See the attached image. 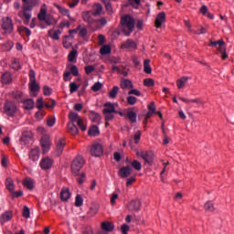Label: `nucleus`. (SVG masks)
I'll return each mask as SVG.
<instances>
[{
	"label": "nucleus",
	"instance_id": "a878e982",
	"mask_svg": "<svg viewBox=\"0 0 234 234\" xmlns=\"http://www.w3.org/2000/svg\"><path fill=\"white\" fill-rule=\"evenodd\" d=\"M92 15L96 16L98 17V16H101V12H103V5H101V4H95L93 5V11Z\"/></svg>",
	"mask_w": 234,
	"mask_h": 234
},
{
	"label": "nucleus",
	"instance_id": "393cba45",
	"mask_svg": "<svg viewBox=\"0 0 234 234\" xmlns=\"http://www.w3.org/2000/svg\"><path fill=\"white\" fill-rule=\"evenodd\" d=\"M23 105H24V109L26 111H32V109H34V100L32 99H27L23 101Z\"/></svg>",
	"mask_w": 234,
	"mask_h": 234
},
{
	"label": "nucleus",
	"instance_id": "5fc2aeb1",
	"mask_svg": "<svg viewBox=\"0 0 234 234\" xmlns=\"http://www.w3.org/2000/svg\"><path fill=\"white\" fill-rule=\"evenodd\" d=\"M87 34H89V31H87V27H81L80 26V28L79 29V36L85 39V37H87Z\"/></svg>",
	"mask_w": 234,
	"mask_h": 234
},
{
	"label": "nucleus",
	"instance_id": "49530a36",
	"mask_svg": "<svg viewBox=\"0 0 234 234\" xmlns=\"http://www.w3.org/2000/svg\"><path fill=\"white\" fill-rule=\"evenodd\" d=\"M2 81L3 83H10V81H12V76L10 75V73H4L2 75Z\"/></svg>",
	"mask_w": 234,
	"mask_h": 234
},
{
	"label": "nucleus",
	"instance_id": "20e7f679",
	"mask_svg": "<svg viewBox=\"0 0 234 234\" xmlns=\"http://www.w3.org/2000/svg\"><path fill=\"white\" fill-rule=\"evenodd\" d=\"M209 47H216L218 52L221 54V59L226 60L228 59V53L226 52V42L220 39L218 41L211 40L209 43Z\"/></svg>",
	"mask_w": 234,
	"mask_h": 234
},
{
	"label": "nucleus",
	"instance_id": "ea45409f",
	"mask_svg": "<svg viewBox=\"0 0 234 234\" xmlns=\"http://www.w3.org/2000/svg\"><path fill=\"white\" fill-rule=\"evenodd\" d=\"M204 207L205 210L208 213H213V211H215V205L211 203V201L205 203Z\"/></svg>",
	"mask_w": 234,
	"mask_h": 234
},
{
	"label": "nucleus",
	"instance_id": "72a5a7b5",
	"mask_svg": "<svg viewBox=\"0 0 234 234\" xmlns=\"http://www.w3.org/2000/svg\"><path fill=\"white\" fill-rule=\"evenodd\" d=\"M199 12L203 16H206L207 17H208L209 19H213V17H215L211 13H209L207 5H202L201 8L199 9Z\"/></svg>",
	"mask_w": 234,
	"mask_h": 234
},
{
	"label": "nucleus",
	"instance_id": "2f4dec72",
	"mask_svg": "<svg viewBox=\"0 0 234 234\" xmlns=\"http://www.w3.org/2000/svg\"><path fill=\"white\" fill-rule=\"evenodd\" d=\"M69 118L71 123H74L76 122H77V123H79L80 120H82L81 117H80V115L74 112H70L69 113Z\"/></svg>",
	"mask_w": 234,
	"mask_h": 234
},
{
	"label": "nucleus",
	"instance_id": "f3484780",
	"mask_svg": "<svg viewBox=\"0 0 234 234\" xmlns=\"http://www.w3.org/2000/svg\"><path fill=\"white\" fill-rule=\"evenodd\" d=\"M121 48H128L130 50H136V48H138V45H136V42H134V40L130 38L122 44Z\"/></svg>",
	"mask_w": 234,
	"mask_h": 234
},
{
	"label": "nucleus",
	"instance_id": "8fccbe9b",
	"mask_svg": "<svg viewBox=\"0 0 234 234\" xmlns=\"http://www.w3.org/2000/svg\"><path fill=\"white\" fill-rule=\"evenodd\" d=\"M126 101H127L128 105H136L138 99L134 96H128L126 98Z\"/></svg>",
	"mask_w": 234,
	"mask_h": 234
},
{
	"label": "nucleus",
	"instance_id": "423d86ee",
	"mask_svg": "<svg viewBox=\"0 0 234 234\" xmlns=\"http://www.w3.org/2000/svg\"><path fill=\"white\" fill-rule=\"evenodd\" d=\"M136 154L137 156H141L148 165H151L154 162V152L153 151L137 152Z\"/></svg>",
	"mask_w": 234,
	"mask_h": 234
},
{
	"label": "nucleus",
	"instance_id": "4468645a",
	"mask_svg": "<svg viewBox=\"0 0 234 234\" xmlns=\"http://www.w3.org/2000/svg\"><path fill=\"white\" fill-rule=\"evenodd\" d=\"M165 19H166L165 12L159 13L154 21L155 28L162 27V25L165 23Z\"/></svg>",
	"mask_w": 234,
	"mask_h": 234
},
{
	"label": "nucleus",
	"instance_id": "473e14b6",
	"mask_svg": "<svg viewBox=\"0 0 234 234\" xmlns=\"http://www.w3.org/2000/svg\"><path fill=\"white\" fill-rule=\"evenodd\" d=\"M149 63H151V60L149 58L144 59V72H145V74H151V72H153V69L151 68V65H149Z\"/></svg>",
	"mask_w": 234,
	"mask_h": 234
},
{
	"label": "nucleus",
	"instance_id": "9d476101",
	"mask_svg": "<svg viewBox=\"0 0 234 234\" xmlns=\"http://www.w3.org/2000/svg\"><path fill=\"white\" fill-rule=\"evenodd\" d=\"M52 144L50 137L48 135H43L40 139V145L42 147L43 154H47L50 151V145Z\"/></svg>",
	"mask_w": 234,
	"mask_h": 234
},
{
	"label": "nucleus",
	"instance_id": "e433bc0d",
	"mask_svg": "<svg viewBox=\"0 0 234 234\" xmlns=\"http://www.w3.org/2000/svg\"><path fill=\"white\" fill-rule=\"evenodd\" d=\"M88 134L89 136H98V134H100V129L98 126L93 125L90 128Z\"/></svg>",
	"mask_w": 234,
	"mask_h": 234
},
{
	"label": "nucleus",
	"instance_id": "69168bd1",
	"mask_svg": "<svg viewBox=\"0 0 234 234\" xmlns=\"http://www.w3.org/2000/svg\"><path fill=\"white\" fill-rule=\"evenodd\" d=\"M105 5V8H106V12H108L109 15L113 14V10H112V5L111 4V2H108Z\"/></svg>",
	"mask_w": 234,
	"mask_h": 234
},
{
	"label": "nucleus",
	"instance_id": "bb28decb",
	"mask_svg": "<svg viewBox=\"0 0 234 234\" xmlns=\"http://www.w3.org/2000/svg\"><path fill=\"white\" fill-rule=\"evenodd\" d=\"M23 186L32 191V189H34V180L30 177H27L23 180Z\"/></svg>",
	"mask_w": 234,
	"mask_h": 234
},
{
	"label": "nucleus",
	"instance_id": "4be33fe9",
	"mask_svg": "<svg viewBox=\"0 0 234 234\" xmlns=\"http://www.w3.org/2000/svg\"><path fill=\"white\" fill-rule=\"evenodd\" d=\"M120 87H121V89L125 90L127 89H133V87H134V86L133 85V81H131V80L122 79V80H121Z\"/></svg>",
	"mask_w": 234,
	"mask_h": 234
},
{
	"label": "nucleus",
	"instance_id": "39448f33",
	"mask_svg": "<svg viewBox=\"0 0 234 234\" xmlns=\"http://www.w3.org/2000/svg\"><path fill=\"white\" fill-rule=\"evenodd\" d=\"M85 165V160L81 157V155H78L71 164V172L73 175H80V171H81V167Z\"/></svg>",
	"mask_w": 234,
	"mask_h": 234
},
{
	"label": "nucleus",
	"instance_id": "a211bd4d",
	"mask_svg": "<svg viewBox=\"0 0 234 234\" xmlns=\"http://www.w3.org/2000/svg\"><path fill=\"white\" fill-rule=\"evenodd\" d=\"M131 173H133L131 166H123L119 170L118 175L121 176V178H127Z\"/></svg>",
	"mask_w": 234,
	"mask_h": 234
},
{
	"label": "nucleus",
	"instance_id": "b1692460",
	"mask_svg": "<svg viewBox=\"0 0 234 234\" xmlns=\"http://www.w3.org/2000/svg\"><path fill=\"white\" fill-rule=\"evenodd\" d=\"M89 118L93 123H100L101 122V116L95 112H90Z\"/></svg>",
	"mask_w": 234,
	"mask_h": 234
},
{
	"label": "nucleus",
	"instance_id": "f03ea898",
	"mask_svg": "<svg viewBox=\"0 0 234 234\" xmlns=\"http://www.w3.org/2000/svg\"><path fill=\"white\" fill-rule=\"evenodd\" d=\"M102 114L104 115L106 122H111L114 120V114L115 112H118L116 111V107H118V103H112V102H106L103 105Z\"/></svg>",
	"mask_w": 234,
	"mask_h": 234
},
{
	"label": "nucleus",
	"instance_id": "f257e3e1",
	"mask_svg": "<svg viewBox=\"0 0 234 234\" xmlns=\"http://www.w3.org/2000/svg\"><path fill=\"white\" fill-rule=\"evenodd\" d=\"M121 25L122 31L123 32L124 36L129 37L131 36V34H133L136 22L134 21V18H133L131 16L125 15L121 17Z\"/></svg>",
	"mask_w": 234,
	"mask_h": 234
},
{
	"label": "nucleus",
	"instance_id": "052dcab7",
	"mask_svg": "<svg viewBox=\"0 0 234 234\" xmlns=\"http://www.w3.org/2000/svg\"><path fill=\"white\" fill-rule=\"evenodd\" d=\"M140 138H142V132L136 131L133 135L134 144H138L140 142Z\"/></svg>",
	"mask_w": 234,
	"mask_h": 234
},
{
	"label": "nucleus",
	"instance_id": "f8f14e48",
	"mask_svg": "<svg viewBox=\"0 0 234 234\" xmlns=\"http://www.w3.org/2000/svg\"><path fill=\"white\" fill-rule=\"evenodd\" d=\"M54 165V160L50 159L49 157H44L40 161V167L44 171L50 169Z\"/></svg>",
	"mask_w": 234,
	"mask_h": 234
},
{
	"label": "nucleus",
	"instance_id": "864d4df0",
	"mask_svg": "<svg viewBox=\"0 0 234 234\" xmlns=\"http://www.w3.org/2000/svg\"><path fill=\"white\" fill-rule=\"evenodd\" d=\"M22 217H24V218H30V208H28V207L25 206L23 207Z\"/></svg>",
	"mask_w": 234,
	"mask_h": 234
},
{
	"label": "nucleus",
	"instance_id": "e2e57ef3",
	"mask_svg": "<svg viewBox=\"0 0 234 234\" xmlns=\"http://www.w3.org/2000/svg\"><path fill=\"white\" fill-rule=\"evenodd\" d=\"M55 123H56V118L48 117V119L47 121L48 127H54Z\"/></svg>",
	"mask_w": 234,
	"mask_h": 234
},
{
	"label": "nucleus",
	"instance_id": "7c9ffc66",
	"mask_svg": "<svg viewBox=\"0 0 234 234\" xmlns=\"http://www.w3.org/2000/svg\"><path fill=\"white\" fill-rule=\"evenodd\" d=\"M189 77H182L176 80L177 89H184L186 83H187Z\"/></svg>",
	"mask_w": 234,
	"mask_h": 234
},
{
	"label": "nucleus",
	"instance_id": "aec40b11",
	"mask_svg": "<svg viewBox=\"0 0 234 234\" xmlns=\"http://www.w3.org/2000/svg\"><path fill=\"white\" fill-rule=\"evenodd\" d=\"M29 159L33 162H37L39 160V147L32 149L28 154Z\"/></svg>",
	"mask_w": 234,
	"mask_h": 234
},
{
	"label": "nucleus",
	"instance_id": "4c0bfd02",
	"mask_svg": "<svg viewBox=\"0 0 234 234\" xmlns=\"http://www.w3.org/2000/svg\"><path fill=\"white\" fill-rule=\"evenodd\" d=\"M119 90H120V87L113 86L112 90L108 94L109 98H112V100H114V98H116V96H118Z\"/></svg>",
	"mask_w": 234,
	"mask_h": 234
},
{
	"label": "nucleus",
	"instance_id": "13d9d810",
	"mask_svg": "<svg viewBox=\"0 0 234 234\" xmlns=\"http://www.w3.org/2000/svg\"><path fill=\"white\" fill-rule=\"evenodd\" d=\"M101 87H103V84H101V82H96L92 85L91 90H93V92H98V90H100Z\"/></svg>",
	"mask_w": 234,
	"mask_h": 234
},
{
	"label": "nucleus",
	"instance_id": "5701e85b",
	"mask_svg": "<svg viewBox=\"0 0 234 234\" xmlns=\"http://www.w3.org/2000/svg\"><path fill=\"white\" fill-rule=\"evenodd\" d=\"M56 8H58V12L62 15V16H67L69 17V19H70L71 21H74V19H72V17L70 16V11L58 4H55Z\"/></svg>",
	"mask_w": 234,
	"mask_h": 234
},
{
	"label": "nucleus",
	"instance_id": "6e6552de",
	"mask_svg": "<svg viewBox=\"0 0 234 234\" xmlns=\"http://www.w3.org/2000/svg\"><path fill=\"white\" fill-rule=\"evenodd\" d=\"M29 89L31 92H37L39 90V84L36 80V71L34 69L29 70Z\"/></svg>",
	"mask_w": 234,
	"mask_h": 234
},
{
	"label": "nucleus",
	"instance_id": "603ef678",
	"mask_svg": "<svg viewBox=\"0 0 234 234\" xmlns=\"http://www.w3.org/2000/svg\"><path fill=\"white\" fill-rule=\"evenodd\" d=\"M69 37H70L69 36L64 37L63 41H62L64 48H70L72 44L70 43V41H69Z\"/></svg>",
	"mask_w": 234,
	"mask_h": 234
},
{
	"label": "nucleus",
	"instance_id": "680f3d73",
	"mask_svg": "<svg viewBox=\"0 0 234 234\" xmlns=\"http://www.w3.org/2000/svg\"><path fill=\"white\" fill-rule=\"evenodd\" d=\"M129 96H142V92L138 90L137 89H133L130 91H128Z\"/></svg>",
	"mask_w": 234,
	"mask_h": 234
},
{
	"label": "nucleus",
	"instance_id": "0eeeda50",
	"mask_svg": "<svg viewBox=\"0 0 234 234\" xmlns=\"http://www.w3.org/2000/svg\"><path fill=\"white\" fill-rule=\"evenodd\" d=\"M4 112L7 116H15L17 112V106L13 101H7L4 106Z\"/></svg>",
	"mask_w": 234,
	"mask_h": 234
},
{
	"label": "nucleus",
	"instance_id": "bf43d9fd",
	"mask_svg": "<svg viewBox=\"0 0 234 234\" xmlns=\"http://www.w3.org/2000/svg\"><path fill=\"white\" fill-rule=\"evenodd\" d=\"M78 89H80V86H78V84H76V82H71L69 84V92L71 94H73V92H76V90H78Z\"/></svg>",
	"mask_w": 234,
	"mask_h": 234
},
{
	"label": "nucleus",
	"instance_id": "2eb2a0df",
	"mask_svg": "<svg viewBox=\"0 0 234 234\" xmlns=\"http://www.w3.org/2000/svg\"><path fill=\"white\" fill-rule=\"evenodd\" d=\"M140 207H142V202L140 200H132L129 204H128V209L129 211L133 212H136V211H140Z\"/></svg>",
	"mask_w": 234,
	"mask_h": 234
},
{
	"label": "nucleus",
	"instance_id": "6e6d98bb",
	"mask_svg": "<svg viewBox=\"0 0 234 234\" xmlns=\"http://www.w3.org/2000/svg\"><path fill=\"white\" fill-rule=\"evenodd\" d=\"M144 87H154V80L153 79H144Z\"/></svg>",
	"mask_w": 234,
	"mask_h": 234
},
{
	"label": "nucleus",
	"instance_id": "dca6fc26",
	"mask_svg": "<svg viewBox=\"0 0 234 234\" xmlns=\"http://www.w3.org/2000/svg\"><path fill=\"white\" fill-rule=\"evenodd\" d=\"M14 218V213L10 210L4 212L0 216V224H5V222H9Z\"/></svg>",
	"mask_w": 234,
	"mask_h": 234
},
{
	"label": "nucleus",
	"instance_id": "412c9836",
	"mask_svg": "<svg viewBox=\"0 0 234 234\" xmlns=\"http://www.w3.org/2000/svg\"><path fill=\"white\" fill-rule=\"evenodd\" d=\"M101 229L103 231H107V233H111V231L114 230V224L109 221H104L101 225Z\"/></svg>",
	"mask_w": 234,
	"mask_h": 234
},
{
	"label": "nucleus",
	"instance_id": "c85d7f7f",
	"mask_svg": "<svg viewBox=\"0 0 234 234\" xmlns=\"http://www.w3.org/2000/svg\"><path fill=\"white\" fill-rule=\"evenodd\" d=\"M68 131L70 133V134L76 135L78 133H80V130H78V126L74 124V122H69L68 123Z\"/></svg>",
	"mask_w": 234,
	"mask_h": 234
},
{
	"label": "nucleus",
	"instance_id": "37998d69",
	"mask_svg": "<svg viewBox=\"0 0 234 234\" xmlns=\"http://www.w3.org/2000/svg\"><path fill=\"white\" fill-rule=\"evenodd\" d=\"M126 116L130 120V122H132V123H136V112L129 111Z\"/></svg>",
	"mask_w": 234,
	"mask_h": 234
},
{
	"label": "nucleus",
	"instance_id": "4d7b16f0",
	"mask_svg": "<svg viewBox=\"0 0 234 234\" xmlns=\"http://www.w3.org/2000/svg\"><path fill=\"white\" fill-rule=\"evenodd\" d=\"M70 74L73 76H79L80 75V70L78 69V66L72 65L69 69Z\"/></svg>",
	"mask_w": 234,
	"mask_h": 234
},
{
	"label": "nucleus",
	"instance_id": "774afa93",
	"mask_svg": "<svg viewBox=\"0 0 234 234\" xmlns=\"http://www.w3.org/2000/svg\"><path fill=\"white\" fill-rule=\"evenodd\" d=\"M98 41H99V45H101V46L105 45V36L100 34L98 36Z\"/></svg>",
	"mask_w": 234,
	"mask_h": 234
},
{
	"label": "nucleus",
	"instance_id": "79ce46f5",
	"mask_svg": "<svg viewBox=\"0 0 234 234\" xmlns=\"http://www.w3.org/2000/svg\"><path fill=\"white\" fill-rule=\"evenodd\" d=\"M23 6H31L32 8H34V6H36L37 5V0H22Z\"/></svg>",
	"mask_w": 234,
	"mask_h": 234
},
{
	"label": "nucleus",
	"instance_id": "58836bf2",
	"mask_svg": "<svg viewBox=\"0 0 234 234\" xmlns=\"http://www.w3.org/2000/svg\"><path fill=\"white\" fill-rule=\"evenodd\" d=\"M100 54H101V56H107V54H111V46L109 45L102 46L100 49Z\"/></svg>",
	"mask_w": 234,
	"mask_h": 234
},
{
	"label": "nucleus",
	"instance_id": "a19ab883",
	"mask_svg": "<svg viewBox=\"0 0 234 234\" xmlns=\"http://www.w3.org/2000/svg\"><path fill=\"white\" fill-rule=\"evenodd\" d=\"M192 34H196L197 36H200V34H206L207 32V29L204 27H199L197 29L190 30Z\"/></svg>",
	"mask_w": 234,
	"mask_h": 234
},
{
	"label": "nucleus",
	"instance_id": "338daca9",
	"mask_svg": "<svg viewBox=\"0 0 234 234\" xmlns=\"http://www.w3.org/2000/svg\"><path fill=\"white\" fill-rule=\"evenodd\" d=\"M44 104H43V98H38L37 100V109H38L39 111H41V109H43Z\"/></svg>",
	"mask_w": 234,
	"mask_h": 234
},
{
	"label": "nucleus",
	"instance_id": "3c124183",
	"mask_svg": "<svg viewBox=\"0 0 234 234\" xmlns=\"http://www.w3.org/2000/svg\"><path fill=\"white\" fill-rule=\"evenodd\" d=\"M75 206L76 207H81V206H83V197H81V196L77 195L75 198Z\"/></svg>",
	"mask_w": 234,
	"mask_h": 234
},
{
	"label": "nucleus",
	"instance_id": "09e8293b",
	"mask_svg": "<svg viewBox=\"0 0 234 234\" xmlns=\"http://www.w3.org/2000/svg\"><path fill=\"white\" fill-rule=\"evenodd\" d=\"M76 58H78V51L72 50L69 52V54L68 56V60L70 61V63H72V61H74V59H76Z\"/></svg>",
	"mask_w": 234,
	"mask_h": 234
},
{
	"label": "nucleus",
	"instance_id": "c756f323",
	"mask_svg": "<svg viewBox=\"0 0 234 234\" xmlns=\"http://www.w3.org/2000/svg\"><path fill=\"white\" fill-rule=\"evenodd\" d=\"M60 198L63 202H67L69 198H70V192L69 191V188H63L60 192Z\"/></svg>",
	"mask_w": 234,
	"mask_h": 234
},
{
	"label": "nucleus",
	"instance_id": "cd10ccee",
	"mask_svg": "<svg viewBox=\"0 0 234 234\" xmlns=\"http://www.w3.org/2000/svg\"><path fill=\"white\" fill-rule=\"evenodd\" d=\"M5 186H6V189L10 191V193H14V191H16V186L14 185V180H12V178L10 177H8L5 180Z\"/></svg>",
	"mask_w": 234,
	"mask_h": 234
},
{
	"label": "nucleus",
	"instance_id": "a18cd8bd",
	"mask_svg": "<svg viewBox=\"0 0 234 234\" xmlns=\"http://www.w3.org/2000/svg\"><path fill=\"white\" fill-rule=\"evenodd\" d=\"M37 17L39 19V21H45V19L47 18V9L46 8H41Z\"/></svg>",
	"mask_w": 234,
	"mask_h": 234
},
{
	"label": "nucleus",
	"instance_id": "f704fd0d",
	"mask_svg": "<svg viewBox=\"0 0 234 234\" xmlns=\"http://www.w3.org/2000/svg\"><path fill=\"white\" fill-rule=\"evenodd\" d=\"M11 67L14 70H20L21 69V62L19 61V58H12L11 60Z\"/></svg>",
	"mask_w": 234,
	"mask_h": 234
},
{
	"label": "nucleus",
	"instance_id": "ddd939ff",
	"mask_svg": "<svg viewBox=\"0 0 234 234\" xmlns=\"http://www.w3.org/2000/svg\"><path fill=\"white\" fill-rule=\"evenodd\" d=\"M34 7L32 6H23V14H24V17H25V20H24V25H28V23L30 22V19L32 17V9Z\"/></svg>",
	"mask_w": 234,
	"mask_h": 234
},
{
	"label": "nucleus",
	"instance_id": "c9c22d12",
	"mask_svg": "<svg viewBox=\"0 0 234 234\" xmlns=\"http://www.w3.org/2000/svg\"><path fill=\"white\" fill-rule=\"evenodd\" d=\"M48 36L49 37H51V39H55L56 41H58L59 39V36H61V30H55L53 33L52 30H49Z\"/></svg>",
	"mask_w": 234,
	"mask_h": 234
},
{
	"label": "nucleus",
	"instance_id": "7ed1b4c3",
	"mask_svg": "<svg viewBox=\"0 0 234 234\" xmlns=\"http://www.w3.org/2000/svg\"><path fill=\"white\" fill-rule=\"evenodd\" d=\"M96 16L92 14V11H87L82 13V19L84 23L88 24L89 28L91 30H98V22L96 21Z\"/></svg>",
	"mask_w": 234,
	"mask_h": 234
},
{
	"label": "nucleus",
	"instance_id": "de8ad7c7",
	"mask_svg": "<svg viewBox=\"0 0 234 234\" xmlns=\"http://www.w3.org/2000/svg\"><path fill=\"white\" fill-rule=\"evenodd\" d=\"M132 167H133L135 171H142V163L138 160H134L132 162Z\"/></svg>",
	"mask_w": 234,
	"mask_h": 234
},
{
	"label": "nucleus",
	"instance_id": "6ab92c4d",
	"mask_svg": "<svg viewBox=\"0 0 234 234\" xmlns=\"http://www.w3.org/2000/svg\"><path fill=\"white\" fill-rule=\"evenodd\" d=\"M65 139H58L56 141V152L58 154H61L63 153V149H65Z\"/></svg>",
	"mask_w": 234,
	"mask_h": 234
},
{
	"label": "nucleus",
	"instance_id": "c03bdc74",
	"mask_svg": "<svg viewBox=\"0 0 234 234\" xmlns=\"http://www.w3.org/2000/svg\"><path fill=\"white\" fill-rule=\"evenodd\" d=\"M96 22H97V30H98L101 27H105V25H107V18L101 17L100 19H96Z\"/></svg>",
	"mask_w": 234,
	"mask_h": 234
},
{
	"label": "nucleus",
	"instance_id": "9b49d317",
	"mask_svg": "<svg viewBox=\"0 0 234 234\" xmlns=\"http://www.w3.org/2000/svg\"><path fill=\"white\" fill-rule=\"evenodd\" d=\"M90 153L91 156H94L95 158H98L103 154V146L101 144H93L90 146Z\"/></svg>",
	"mask_w": 234,
	"mask_h": 234
},
{
	"label": "nucleus",
	"instance_id": "0e129e2a",
	"mask_svg": "<svg viewBox=\"0 0 234 234\" xmlns=\"http://www.w3.org/2000/svg\"><path fill=\"white\" fill-rule=\"evenodd\" d=\"M129 229H131V227H129V225L127 224H123L121 226V231L122 234H128Z\"/></svg>",
	"mask_w": 234,
	"mask_h": 234
},
{
	"label": "nucleus",
	"instance_id": "1a4fd4ad",
	"mask_svg": "<svg viewBox=\"0 0 234 234\" xmlns=\"http://www.w3.org/2000/svg\"><path fill=\"white\" fill-rule=\"evenodd\" d=\"M2 28L5 30V34H12V32H14V22H12V18L4 17L2 19Z\"/></svg>",
	"mask_w": 234,
	"mask_h": 234
}]
</instances>
